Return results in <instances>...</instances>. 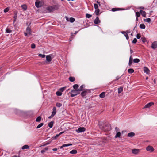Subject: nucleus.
<instances>
[{"instance_id": "f257e3e1", "label": "nucleus", "mask_w": 157, "mask_h": 157, "mask_svg": "<svg viewBox=\"0 0 157 157\" xmlns=\"http://www.w3.org/2000/svg\"><path fill=\"white\" fill-rule=\"evenodd\" d=\"M59 9V7L57 5H53L51 6L48 7L46 8L47 10L49 12L51 13L53 11L58 10Z\"/></svg>"}, {"instance_id": "f03ea898", "label": "nucleus", "mask_w": 157, "mask_h": 157, "mask_svg": "<svg viewBox=\"0 0 157 157\" xmlns=\"http://www.w3.org/2000/svg\"><path fill=\"white\" fill-rule=\"evenodd\" d=\"M44 3L42 1L40 2L38 0H36L35 2V5L36 7L39 8L41 7L43 5Z\"/></svg>"}, {"instance_id": "7ed1b4c3", "label": "nucleus", "mask_w": 157, "mask_h": 157, "mask_svg": "<svg viewBox=\"0 0 157 157\" xmlns=\"http://www.w3.org/2000/svg\"><path fill=\"white\" fill-rule=\"evenodd\" d=\"M111 129V125L109 124H107L103 127V130L105 131H109Z\"/></svg>"}, {"instance_id": "20e7f679", "label": "nucleus", "mask_w": 157, "mask_h": 157, "mask_svg": "<svg viewBox=\"0 0 157 157\" xmlns=\"http://www.w3.org/2000/svg\"><path fill=\"white\" fill-rule=\"evenodd\" d=\"M146 150L150 153L154 151V149L153 147L150 145L147 146L146 148Z\"/></svg>"}, {"instance_id": "39448f33", "label": "nucleus", "mask_w": 157, "mask_h": 157, "mask_svg": "<svg viewBox=\"0 0 157 157\" xmlns=\"http://www.w3.org/2000/svg\"><path fill=\"white\" fill-rule=\"evenodd\" d=\"M76 91L75 90H71V92H69V93L71 94V97H73L79 94V93H76Z\"/></svg>"}, {"instance_id": "423d86ee", "label": "nucleus", "mask_w": 157, "mask_h": 157, "mask_svg": "<svg viewBox=\"0 0 157 157\" xmlns=\"http://www.w3.org/2000/svg\"><path fill=\"white\" fill-rule=\"evenodd\" d=\"M86 130V128L83 127H81L79 128L78 129L76 130V131L78 133H80L84 132Z\"/></svg>"}, {"instance_id": "0eeeda50", "label": "nucleus", "mask_w": 157, "mask_h": 157, "mask_svg": "<svg viewBox=\"0 0 157 157\" xmlns=\"http://www.w3.org/2000/svg\"><path fill=\"white\" fill-rule=\"evenodd\" d=\"M52 54H50L46 56V62H50L52 60Z\"/></svg>"}, {"instance_id": "6e6552de", "label": "nucleus", "mask_w": 157, "mask_h": 157, "mask_svg": "<svg viewBox=\"0 0 157 157\" xmlns=\"http://www.w3.org/2000/svg\"><path fill=\"white\" fill-rule=\"evenodd\" d=\"M88 91L90 92V90H84L81 93V96L82 97H84L87 94Z\"/></svg>"}, {"instance_id": "1a4fd4ad", "label": "nucleus", "mask_w": 157, "mask_h": 157, "mask_svg": "<svg viewBox=\"0 0 157 157\" xmlns=\"http://www.w3.org/2000/svg\"><path fill=\"white\" fill-rule=\"evenodd\" d=\"M151 47L154 49L157 48V41H154L152 44Z\"/></svg>"}, {"instance_id": "9d476101", "label": "nucleus", "mask_w": 157, "mask_h": 157, "mask_svg": "<svg viewBox=\"0 0 157 157\" xmlns=\"http://www.w3.org/2000/svg\"><path fill=\"white\" fill-rule=\"evenodd\" d=\"M153 102H151L146 104L144 107V108H148L154 105Z\"/></svg>"}, {"instance_id": "9b49d317", "label": "nucleus", "mask_w": 157, "mask_h": 157, "mask_svg": "<svg viewBox=\"0 0 157 157\" xmlns=\"http://www.w3.org/2000/svg\"><path fill=\"white\" fill-rule=\"evenodd\" d=\"M66 18L67 21H69L71 23L75 21V18L73 17H71L69 18V19L67 17H66Z\"/></svg>"}, {"instance_id": "f8f14e48", "label": "nucleus", "mask_w": 157, "mask_h": 157, "mask_svg": "<svg viewBox=\"0 0 157 157\" xmlns=\"http://www.w3.org/2000/svg\"><path fill=\"white\" fill-rule=\"evenodd\" d=\"M144 72L146 73L147 74H150V71L149 69L147 67H145L144 68Z\"/></svg>"}, {"instance_id": "ddd939ff", "label": "nucleus", "mask_w": 157, "mask_h": 157, "mask_svg": "<svg viewBox=\"0 0 157 157\" xmlns=\"http://www.w3.org/2000/svg\"><path fill=\"white\" fill-rule=\"evenodd\" d=\"M132 151L133 154H136L139 152V150L138 149H134L132 150Z\"/></svg>"}, {"instance_id": "4468645a", "label": "nucleus", "mask_w": 157, "mask_h": 157, "mask_svg": "<svg viewBox=\"0 0 157 157\" xmlns=\"http://www.w3.org/2000/svg\"><path fill=\"white\" fill-rule=\"evenodd\" d=\"M94 22L95 24H97L100 23V21L99 19V18L98 17H97L94 20Z\"/></svg>"}, {"instance_id": "2eb2a0df", "label": "nucleus", "mask_w": 157, "mask_h": 157, "mask_svg": "<svg viewBox=\"0 0 157 157\" xmlns=\"http://www.w3.org/2000/svg\"><path fill=\"white\" fill-rule=\"evenodd\" d=\"M72 144H63L62 146L60 147V149H62L64 147H67L70 146H71L72 145Z\"/></svg>"}, {"instance_id": "dca6fc26", "label": "nucleus", "mask_w": 157, "mask_h": 157, "mask_svg": "<svg viewBox=\"0 0 157 157\" xmlns=\"http://www.w3.org/2000/svg\"><path fill=\"white\" fill-rule=\"evenodd\" d=\"M56 108L54 107L53 108V111L52 112V115L53 117L56 114Z\"/></svg>"}, {"instance_id": "f3484780", "label": "nucleus", "mask_w": 157, "mask_h": 157, "mask_svg": "<svg viewBox=\"0 0 157 157\" xmlns=\"http://www.w3.org/2000/svg\"><path fill=\"white\" fill-rule=\"evenodd\" d=\"M85 85H82L78 89V90H80V91H83L85 90Z\"/></svg>"}, {"instance_id": "a211bd4d", "label": "nucleus", "mask_w": 157, "mask_h": 157, "mask_svg": "<svg viewBox=\"0 0 157 157\" xmlns=\"http://www.w3.org/2000/svg\"><path fill=\"white\" fill-rule=\"evenodd\" d=\"M140 12L142 15L144 17H145L146 16V13L145 11L142 10H140Z\"/></svg>"}, {"instance_id": "6ab92c4d", "label": "nucleus", "mask_w": 157, "mask_h": 157, "mask_svg": "<svg viewBox=\"0 0 157 157\" xmlns=\"http://www.w3.org/2000/svg\"><path fill=\"white\" fill-rule=\"evenodd\" d=\"M132 56L131 55L130 56L129 61L128 63V65L129 66H131L132 64Z\"/></svg>"}, {"instance_id": "aec40b11", "label": "nucleus", "mask_w": 157, "mask_h": 157, "mask_svg": "<svg viewBox=\"0 0 157 157\" xmlns=\"http://www.w3.org/2000/svg\"><path fill=\"white\" fill-rule=\"evenodd\" d=\"M122 33L124 35V36H125L127 40H128L129 39V37L128 36V34L126 32H125L124 31H123L122 32Z\"/></svg>"}, {"instance_id": "412c9836", "label": "nucleus", "mask_w": 157, "mask_h": 157, "mask_svg": "<svg viewBox=\"0 0 157 157\" xmlns=\"http://www.w3.org/2000/svg\"><path fill=\"white\" fill-rule=\"evenodd\" d=\"M69 153L71 154H75L77 153V151L75 149H73Z\"/></svg>"}, {"instance_id": "4be33fe9", "label": "nucleus", "mask_w": 157, "mask_h": 157, "mask_svg": "<svg viewBox=\"0 0 157 157\" xmlns=\"http://www.w3.org/2000/svg\"><path fill=\"white\" fill-rule=\"evenodd\" d=\"M6 31L9 33H10L12 32V30L10 28H7L6 29Z\"/></svg>"}, {"instance_id": "5701e85b", "label": "nucleus", "mask_w": 157, "mask_h": 157, "mask_svg": "<svg viewBox=\"0 0 157 157\" xmlns=\"http://www.w3.org/2000/svg\"><path fill=\"white\" fill-rule=\"evenodd\" d=\"M135 133L134 132H131L129 133L128 134V136L129 137H132L134 136Z\"/></svg>"}, {"instance_id": "b1692460", "label": "nucleus", "mask_w": 157, "mask_h": 157, "mask_svg": "<svg viewBox=\"0 0 157 157\" xmlns=\"http://www.w3.org/2000/svg\"><path fill=\"white\" fill-rule=\"evenodd\" d=\"M105 92H102L99 95V97L101 98H104L105 96Z\"/></svg>"}, {"instance_id": "393cba45", "label": "nucleus", "mask_w": 157, "mask_h": 157, "mask_svg": "<svg viewBox=\"0 0 157 157\" xmlns=\"http://www.w3.org/2000/svg\"><path fill=\"white\" fill-rule=\"evenodd\" d=\"M21 149L22 150H24L25 149H29V147L27 145H25L22 147Z\"/></svg>"}, {"instance_id": "a878e982", "label": "nucleus", "mask_w": 157, "mask_h": 157, "mask_svg": "<svg viewBox=\"0 0 157 157\" xmlns=\"http://www.w3.org/2000/svg\"><path fill=\"white\" fill-rule=\"evenodd\" d=\"M69 79L70 81L73 82L75 81V78L74 77L71 76L69 77Z\"/></svg>"}, {"instance_id": "bb28decb", "label": "nucleus", "mask_w": 157, "mask_h": 157, "mask_svg": "<svg viewBox=\"0 0 157 157\" xmlns=\"http://www.w3.org/2000/svg\"><path fill=\"white\" fill-rule=\"evenodd\" d=\"M54 123V121H51L48 123V126L50 128H52L53 126V124Z\"/></svg>"}, {"instance_id": "cd10ccee", "label": "nucleus", "mask_w": 157, "mask_h": 157, "mask_svg": "<svg viewBox=\"0 0 157 157\" xmlns=\"http://www.w3.org/2000/svg\"><path fill=\"white\" fill-rule=\"evenodd\" d=\"M26 31L28 33L30 34H31V30L30 28L29 27H28L26 28Z\"/></svg>"}, {"instance_id": "c85d7f7f", "label": "nucleus", "mask_w": 157, "mask_h": 157, "mask_svg": "<svg viewBox=\"0 0 157 157\" xmlns=\"http://www.w3.org/2000/svg\"><path fill=\"white\" fill-rule=\"evenodd\" d=\"M140 13L138 12H136V20H138V18L140 16Z\"/></svg>"}, {"instance_id": "c756f323", "label": "nucleus", "mask_w": 157, "mask_h": 157, "mask_svg": "<svg viewBox=\"0 0 157 157\" xmlns=\"http://www.w3.org/2000/svg\"><path fill=\"white\" fill-rule=\"evenodd\" d=\"M48 147H45L44 149L42 150L41 151V153L42 154L44 153L46 151H47L48 150Z\"/></svg>"}, {"instance_id": "7c9ffc66", "label": "nucleus", "mask_w": 157, "mask_h": 157, "mask_svg": "<svg viewBox=\"0 0 157 157\" xmlns=\"http://www.w3.org/2000/svg\"><path fill=\"white\" fill-rule=\"evenodd\" d=\"M79 87L78 85L77 84H75L73 86V87L74 90H78Z\"/></svg>"}, {"instance_id": "2f4dec72", "label": "nucleus", "mask_w": 157, "mask_h": 157, "mask_svg": "<svg viewBox=\"0 0 157 157\" xmlns=\"http://www.w3.org/2000/svg\"><path fill=\"white\" fill-rule=\"evenodd\" d=\"M21 7L24 10H26L27 9V6L25 5H23L21 6Z\"/></svg>"}, {"instance_id": "473e14b6", "label": "nucleus", "mask_w": 157, "mask_h": 157, "mask_svg": "<svg viewBox=\"0 0 157 157\" xmlns=\"http://www.w3.org/2000/svg\"><path fill=\"white\" fill-rule=\"evenodd\" d=\"M128 73L132 74L134 72V70L132 68L129 69L128 70Z\"/></svg>"}, {"instance_id": "72a5a7b5", "label": "nucleus", "mask_w": 157, "mask_h": 157, "mask_svg": "<svg viewBox=\"0 0 157 157\" xmlns=\"http://www.w3.org/2000/svg\"><path fill=\"white\" fill-rule=\"evenodd\" d=\"M121 133L120 132H118L116 135L115 138H117L118 137H120L121 136Z\"/></svg>"}, {"instance_id": "f704fd0d", "label": "nucleus", "mask_w": 157, "mask_h": 157, "mask_svg": "<svg viewBox=\"0 0 157 157\" xmlns=\"http://www.w3.org/2000/svg\"><path fill=\"white\" fill-rule=\"evenodd\" d=\"M140 27L141 29H144L145 28V26L144 24H141L140 25Z\"/></svg>"}, {"instance_id": "c9c22d12", "label": "nucleus", "mask_w": 157, "mask_h": 157, "mask_svg": "<svg viewBox=\"0 0 157 157\" xmlns=\"http://www.w3.org/2000/svg\"><path fill=\"white\" fill-rule=\"evenodd\" d=\"M123 90V88L122 87H120L118 88V93L119 94Z\"/></svg>"}, {"instance_id": "e433bc0d", "label": "nucleus", "mask_w": 157, "mask_h": 157, "mask_svg": "<svg viewBox=\"0 0 157 157\" xmlns=\"http://www.w3.org/2000/svg\"><path fill=\"white\" fill-rule=\"evenodd\" d=\"M100 10L99 9H95V13L96 15H98L99 14Z\"/></svg>"}, {"instance_id": "4c0bfd02", "label": "nucleus", "mask_w": 157, "mask_h": 157, "mask_svg": "<svg viewBox=\"0 0 157 157\" xmlns=\"http://www.w3.org/2000/svg\"><path fill=\"white\" fill-rule=\"evenodd\" d=\"M41 117L40 116L38 117L36 119V121L37 122H39L41 121Z\"/></svg>"}, {"instance_id": "58836bf2", "label": "nucleus", "mask_w": 157, "mask_h": 157, "mask_svg": "<svg viewBox=\"0 0 157 157\" xmlns=\"http://www.w3.org/2000/svg\"><path fill=\"white\" fill-rule=\"evenodd\" d=\"M44 125V123H41L39 124L36 127V128L38 129L40 127H41L42 126Z\"/></svg>"}, {"instance_id": "ea45409f", "label": "nucleus", "mask_w": 157, "mask_h": 157, "mask_svg": "<svg viewBox=\"0 0 157 157\" xmlns=\"http://www.w3.org/2000/svg\"><path fill=\"white\" fill-rule=\"evenodd\" d=\"M140 60H139V59H138V58L135 59L133 60V62L134 63H138V62H140Z\"/></svg>"}, {"instance_id": "a19ab883", "label": "nucleus", "mask_w": 157, "mask_h": 157, "mask_svg": "<svg viewBox=\"0 0 157 157\" xmlns=\"http://www.w3.org/2000/svg\"><path fill=\"white\" fill-rule=\"evenodd\" d=\"M144 21L146 22L150 23L151 22V19L150 18H148L146 19H144Z\"/></svg>"}, {"instance_id": "79ce46f5", "label": "nucleus", "mask_w": 157, "mask_h": 157, "mask_svg": "<svg viewBox=\"0 0 157 157\" xmlns=\"http://www.w3.org/2000/svg\"><path fill=\"white\" fill-rule=\"evenodd\" d=\"M56 94L57 96H60L62 95V93L60 91H58L56 92Z\"/></svg>"}, {"instance_id": "37998d69", "label": "nucleus", "mask_w": 157, "mask_h": 157, "mask_svg": "<svg viewBox=\"0 0 157 157\" xmlns=\"http://www.w3.org/2000/svg\"><path fill=\"white\" fill-rule=\"evenodd\" d=\"M56 105L58 107H60L62 106V104L60 103H57L56 104Z\"/></svg>"}, {"instance_id": "c03bdc74", "label": "nucleus", "mask_w": 157, "mask_h": 157, "mask_svg": "<svg viewBox=\"0 0 157 157\" xmlns=\"http://www.w3.org/2000/svg\"><path fill=\"white\" fill-rule=\"evenodd\" d=\"M66 87H62V88H60L59 89V91H60V92H63L64 90H65V89L66 88Z\"/></svg>"}, {"instance_id": "a18cd8bd", "label": "nucleus", "mask_w": 157, "mask_h": 157, "mask_svg": "<svg viewBox=\"0 0 157 157\" xmlns=\"http://www.w3.org/2000/svg\"><path fill=\"white\" fill-rule=\"evenodd\" d=\"M119 9V8H113L112 9V11L113 12H115V11H117V10H118Z\"/></svg>"}, {"instance_id": "49530a36", "label": "nucleus", "mask_w": 157, "mask_h": 157, "mask_svg": "<svg viewBox=\"0 0 157 157\" xmlns=\"http://www.w3.org/2000/svg\"><path fill=\"white\" fill-rule=\"evenodd\" d=\"M141 40L143 43H145L146 41V38L144 37H142Z\"/></svg>"}, {"instance_id": "de8ad7c7", "label": "nucleus", "mask_w": 157, "mask_h": 157, "mask_svg": "<svg viewBox=\"0 0 157 157\" xmlns=\"http://www.w3.org/2000/svg\"><path fill=\"white\" fill-rule=\"evenodd\" d=\"M38 56H39V57H42V58H44L45 57V55H44V54H39L38 55Z\"/></svg>"}, {"instance_id": "09e8293b", "label": "nucleus", "mask_w": 157, "mask_h": 157, "mask_svg": "<svg viewBox=\"0 0 157 157\" xmlns=\"http://www.w3.org/2000/svg\"><path fill=\"white\" fill-rule=\"evenodd\" d=\"M91 17H92V15H91L90 14H89L88 13H87L86 14V17L87 18H89Z\"/></svg>"}, {"instance_id": "8fccbe9b", "label": "nucleus", "mask_w": 157, "mask_h": 157, "mask_svg": "<svg viewBox=\"0 0 157 157\" xmlns=\"http://www.w3.org/2000/svg\"><path fill=\"white\" fill-rule=\"evenodd\" d=\"M94 8L95 9H98V6L97 4H94Z\"/></svg>"}, {"instance_id": "3c124183", "label": "nucleus", "mask_w": 157, "mask_h": 157, "mask_svg": "<svg viewBox=\"0 0 157 157\" xmlns=\"http://www.w3.org/2000/svg\"><path fill=\"white\" fill-rule=\"evenodd\" d=\"M9 10V8L8 7L6 8L5 9H4V13L7 12Z\"/></svg>"}, {"instance_id": "603ef678", "label": "nucleus", "mask_w": 157, "mask_h": 157, "mask_svg": "<svg viewBox=\"0 0 157 157\" xmlns=\"http://www.w3.org/2000/svg\"><path fill=\"white\" fill-rule=\"evenodd\" d=\"M31 48L32 49H34L35 48V45L34 43H32L31 45Z\"/></svg>"}, {"instance_id": "864d4df0", "label": "nucleus", "mask_w": 157, "mask_h": 157, "mask_svg": "<svg viewBox=\"0 0 157 157\" xmlns=\"http://www.w3.org/2000/svg\"><path fill=\"white\" fill-rule=\"evenodd\" d=\"M137 41V39L136 38H135L133 39V40L132 41V43H133L135 44V43H136Z\"/></svg>"}, {"instance_id": "5fc2aeb1", "label": "nucleus", "mask_w": 157, "mask_h": 157, "mask_svg": "<svg viewBox=\"0 0 157 157\" xmlns=\"http://www.w3.org/2000/svg\"><path fill=\"white\" fill-rule=\"evenodd\" d=\"M60 135L59 134L56 135L55 136L53 137V138L54 139H56L57 138H58L59 136Z\"/></svg>"}, {"instance_id": "6e6d98bb", "label": "nucleus", "mask_w": 157, "mask_h": 157, "mask_svg": "<svg viewBox=\"0 0 157 157\" xmlns=\"http://www.w3.org/2000/svg\"><path fill=\"white\" fill-rule=\"evenodd\" d=\"M136 37L137 39H139L141 37V36L140 35V34L138 33L137 34Z\"/></svg>"}, {"instance_id": "4d7b16f0", "label": "nucleus", "mask_w": 157, "mask_h": 157, "mask_svg": "<svg viewBox=\"0 0 157 157\" xmlns=\"http://www.w3.org/2000/svg\"><path fill=\"white\" fill-rule=\"evenodd\" d=\"M121 77H119V76H117L116 77V79L115 80H114L113 81H116V80H118Z\"/></svg>"}, {"instance_id": "13d9d810", "label": "nucleus", "mask_w": 157, "mask_h": 157, "mask_svg": "<svg viewBox=\"0 0 157 157\" xmlns=\"http://www.w3.org/2000/svg\"><path fill=\"white\" fill-rule=\"evenodd\" d=\"M50 144V143H49V142H48V143H47L44 144H43L42 146H46L48 144Z\"/></svg>"}, {"instance_id": "bf43d9fd", "label": "nucleus", "mask_w": 157, "mask_h": 157, "mask_svg": "<svg viewBox=\"0 0 157 157\" xmlns=\"http://www.w3.org/2000/svg\"><path fill=\"white\" fill-rule=\"evenodd\" d=\"M17 18V16L16 15L15 16H14V22L16 21Z\"/></svg>"}, {"instance_id": "052dcab7", "label": "nucleus", "mask_w": 157, "mask_h": 157, "mask_svg": "<svg viewBox=\"0 0 157 157\" xmlns=\"http://www.w3.org/2000/svg\"><path fill=\"white\" fill-rule=\"evenodd\" d=\"M75 90L76 91V93H79V94L80 93V90H78H78Z\"/></svg>"}, {"instance_id": "680f3d73", "label": "nucleus", "mask_w": 157, "mask_h": 157, "mask_svg": "<svg viewBox=\"0 0 157 157\" xmlns=\"http://www.w3.org/2000/svg\"><path fill=\"white\" fill-rule=\"evenodd\" d=\"M53 117V116L51 115V116H50L48 117V118L49 119H51V118H52Z\"/></svg>"}, {"instance_id": "e2e57ef3", "label": "nucleus", "mask_w": 157, "mask_h": 157, "mask_svg": "<svg viewBox=\"0 0 157 157\" xmlns=\"http://www.w3.org/2000/svg\"><path fill=\"white\" fill-rule=\"evenodd\" d=\"M57 149L56 148H54L52 149V150L53 151H57Z\"/></svg>"}, {"instance_id": "0e129e2a", "label": "nucleus", "mask_w": 157, "mask_h": 157, "mask_svg": "<svg viewBox=\"0 0 157 157\" xmlns=\"http://www.w3.org/2000/svg\"><path fill=\"white\" fill-rule=\"evenodd\" d=\"M130 53L131 54H132L133 52V51L131 49L130 50Z\"/></svg>"}, {"instance_id": "69168bd1", "label": "nucleus", "mask_w": 157, "mask_h": 157, "mask_svg": "<svg viewBox=\"0 0 157 157\" xmlns=\"http://www.w3.org/2000/svg\"><path fill=\"white\" fill-rule=\"evenodd\" d=\"M97 2L99 5V6H100L101 5L100 2H98V1H97Z\"/></svg>"}, {"instance_id": "338daca9", "label": "nucleus", "mask_w": 157, "mask_h": 157, "mask_svg": "<svg viewBox=\"0 0 157 157\" xmlns=\"http://www.w3.org/2000/svg\"><path fill=\"white\" fill-rule=\"evenodd\" d=\"M64 131L62 132H60V133H59V135H61V134H62L63 133H64Z\"/></svg>"}, {"instance_id": "774afa93", "label": "nucleus", "mask_w": 157, "mask_h": 157, "mask_svg": "<svg viewBox=\"0 0 157 157\" xmlns=\"http://www.w3.org/2000/svg\"><path fill=\"white\" fill-rule=\"evenodd\" d=\"M24 34H25V36H27V33H24Z\"/></svg>"}]
</instances>
